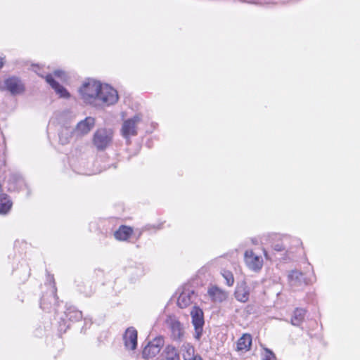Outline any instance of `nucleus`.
Masks as SVG:
<instances>
[{
  "instance_id": "a878e982",
  "label": "nucleus",
  "mask_w": 360,
  "mask_h": 360,
  "mask_svg": "<svg viewBox=\"0 0 360 360\" xmlns=\"http://www.w3.org/2000/svg\"><path fill=\"white\" fill-rule=\"evenodd\" d=\"M262 360H276L274 354L269 349H265L262 354Z\"/></svg>"
},
{
  "instance_id": "412c9836",
  "label": "nucleus",
  "mask_w": 360,
  "mask_h": 360,
  "mask_svg": "<svg viewBox=\"0 0 360 360\" xmlns=\"http://www.w3.org/2000/svg\"><path fill=\"white\" fill-rule=\"evenodd\" d=\"M182 356L184 360H193L194 356V348L190 344H184L182 346Z\"/></svg>"
},
{
  "instance_id": "7c9ffc66",
  "label": "nucleus",
  "mask_w": 360,
  "mask_h": 360,
  "mask_svg": "<svg viewBox=\"0 0 360 360\" xmlns=\"http://www.w3.org/2000/svg\"><path fill=\"white\" fill-rule=\"evenodd\" d=\"M193 360H202V359L200 356H195Z\"/></svg>"
},
{
  "instance_id": "bb28decb",
  "label": "nucleus",
  "mask_w": 360,
  "mask_h": 360,
  "mask_svg": "<svg viewBox=\"0 0 360 360\" xmlns=\"http://www.w3.org/2000/svg\"><path fill=\"white\" fill-rule=\"evenodd\" d=\"M40 305L41 308L43 309L44 310H47L49 309V307L46 305V297L44 296L41 300Z\"/></svg>"
},
{
  "instance_id": "2f4dec72",
  "label": "nucleus",
  "mask_w": 360,
  "mask_h": 360,
  "mask_svg": "<svg viewBox=\"0 0 360 360\" xmlns=\"http://www.w3.org/2000/svg\"><path fill=\"white\" fill-rule=\"evenodd\" d=\"M264 254L266 258H268L267 252L265 250H264Z\"/></svg>"
},
{
  "instance_id": "39448f33",
  "label": "nucleus",
  "mask_w": 360,
  "mask_h": 360,
  "mask_svg": "<svg viewBox=\"0 0 360 360\" xmlns=\"http://www.w3.org/2000/svg\"><path fill=\"white\" fill-rule=\"evenodd\" d=\"M244 261L247 266L255 272L259 271L263 266V258L252 250H247L245 252Z\"/></svg>"
},
{
  "instance_id": "9d476101",
  "label": "nucleus",
  "mask_w": 360,
  "mask_h": 360,
  "mask_svg": "<svg viewBox=\"0 0 360 360\" xmlns=\"http://www.w3.org/2000/svg\"><path fill=\"white\" fill-rule=\"evenodd\" d=\"M95 119L92 117H87L80 121L74 129V133L77 136H84L87 134L94 127Z\"/></svg>"
},
{
  "instance_id": "4468645a",
  "label": "nucleus",
  "mask_w": 360,
  "mask_h": 360,
  "mask_svg": "<svg viewBox=\"0 0 360 360\" xmlns=\"http://www.w3.org/2000/svg\"><path fill=\"white\" fill-rule=\"evenodd\" d=\"M195 297L194 292L190 290H184L179 296L177 304L181 308H186L190 305Z\"/></svg>"
},
{
  "instance_id": "6e6552de",
  "label": "nucleus",
  "mask_w": 360,
  "mask_h": 360,
  "mask_svg": "<svg viewBox=\"0 0 360 360\" xmlns=\"http://www.w3.org/2000/svg\"><path fill=\"white\" fill-rule=\"evenodd\" d=\"M166 323L170 328L173 340H181L184 335V330L182 324L176 317L175 316H168Z\"/></svg>"
},
{
  "instance_id": "b1692460",
  "label": "nucleus",
  "mask_w": 360,
  "mask_h": 360,
  "mask_svg": "<svg viewBox=\"0 0 360 360\" xmlns=\"http://www.w3.org/2000/svg\"><path fill=\"white\" fill-rule=\"evenodd\" d=\"M72 131L68 128H63L59 134V141L61 144L65 145L69 143L71 139Z\"/></svg>"
},
{
  "instance_id": "aec40b11",
  "label": "nucleus",
  "mask_w": 360,
  "mask_h": 360,
  "mask_svg": "<svg viewBox=\"0 0 360 360\" xmlns=\"http://www.w3.org/2000/svg\"><path fill=\"white\" fill-rule=\"evenodd\" d=\"M66 316L72 321H77L82 319V311L76 309L74 307H70L65 312Z\"/></svg>"
},
{
  "instance_id": "f03ea898",
  "label": "nucleus",
  "mask_w": 360,
  "mask_h": 360,
  "mask_svg": "<svg viewBox=\"0 0 360 360\" xmlns=\"http://www.w3.org/2000/svg\"><path fill=\"white\" fill-rule=\"evenodd\" d=\"M112 140V131L105 128L97 129L93 136V144L98 150H105Z\"/></svg>"
},
{
  "instance_id": "cd10ccee",
  "label": "nucleus",
  "mask_w": 360,
  "mask_h": 360,
  "mask_svg": "<svg viewBox=\"0 0 360 360\" xmlns=\"http://www.w3.org/2000/svg\"><path fill=\"white\" fill-rule=\"evenodd\" d=\"M62 75H63V72L61 70H56L54 72V75L58 77H61Z\"/></svg>"
},
{
  "instance_id": "20e7f679",
  "label": "nucleus",
  "mask_w": 360,
  "mask_h": 360,
  "mask_svg": "<svg viewBox=\"0 0 360 360\" xmlns=\"http://www.w3.org/2000/svg\"><path fill=\"white\" fill-rule=\"evenodd\" d=\"M191 316L195 329L194 336L199 340L202 336L205 323L203 311L200 307L194 306L191 311Z\"/></svg>"
},
{
  "instance_id": "393cba45",
  "label": "nucleus",
  "mask_w": 360,
  "mask_h": 360,
  "mask_svg": "<svg viewBox=\"0 0 360 360\" xmlns=\"http://www.w3.org/2000/svg\"><path fill=\"white\" fill-rule=\"evenodd\" d=\"M221 275L224 277V278L226 280V283L229 286L233 285L234 283V278L233 274L228 270H223L221 271Z\"/></svg>"
},
{
  "instance_id": "1a4fd4ad",
  "label": "nucleus",
  "mask_w": 360,
  "mask_h": 360,
  "mask_svg": "<svg viewBox=\"0 0 360 360\" xmlns=\"http://www.w3.org/2000/svg\"><path fill=\"white\" fill-rule=\"evenodd\" d=\"M38 75H39L41 77H44L46 79V82L54 89L56 93L59 95L60 97L68 98L70 97V94L67 91L65 88H64L62 85H60L58 82H57L53 77L52 75L47 74L46 75H44L41 72L38 70H34Z\"/></svg>"
},
{
  "instance_id": "9b49d317",
  "label": "nucleus",
  "mask_w": 360,
  "mask_h": 360,
  "mask_svg": "<svg viewBox=\"0 0 360 360\" xmlns=\"http://www.w3.org/2000/svg\"><path fill=\"white\" fill-rule=\"evenodd\" d=\"M4 85L12 95L20 94L25 91V86L21 80L15 77L6 79L4 81Z\"/></svg>"
},
{
  "instance_id": "2eb2a0df",
  "label": "nucleus",
  "mask_w": 360,
  "mask_h": 360,
  "mask_svg": "<svg viewBox=\"0 0 360 360\" xmlns=\"http://www.w3.org/2000/svg\"><path fill=\"white\" fill-rule=\"evenodd\" d=\"M208 294L212 298V300L215 302H221L228 297V293L217 286L210 288Z\"/></svg>"
},
{
  "instance_id": "7ed1b4c3",
  "label": "nucleus",
  "mask_w": 360,
  "mask_h": 360,
  "mask_svg": "<svg viewBox=\"0 0 360 360\" xmlns=\"http://www.w3.org/2000/svg\"><path fill=\"white\" fill-rule=\"evenodd\" d=\"M141 121L142 116L140 114H136L132 117L124 120L121 129L122 136L129 140L131 136H136L137 134L138 125Z\"/></svg>"
},
{
  "instance_id": "f8f14e48",
  "label": "nucleus",
  "mask_w": 360,
  "mask_h": 360,
  "mask_svg": "<svg viewBox=\"0 0 360 360\" xmlns=\"http://www.w3.org/2000/svg\"><path fill=\"white\" fill-rule=\"evenodd\" d=\"M123 340L125 349L127 350H134L137 347V331L133 328H128L124 335Z\"/></svg>"
},
{
  "instance_id": "4be33fe9",
  "label": "nucleus",
  "mask_w": 360,
  "mask_h": 360,
  "mask_svg": "<svg viewBox=\"0 0 360 360\" xmlns=\"http://www.w3.org/2000/svg\"><path fill=\"white\" fill-rule=\"evenodd\" d=\"M166 360H179V356L174 346L168 345L164 351Z\"/></svg>"
},
{
  "instance_id": "f3484780",
  "label": "nucleus",
  "mask_w": 360,
  "mask_h": 360,
  "mask_svg": "<svg viewBox=\"0 0 360 360\" xmlns=\"http://www.w3.org/2000/svg\"><path fill=\"white\" fill-rule=\"evenodd\" d=\"M13 202L10 197L5 194H0V214H6L11 210Z\"/></svg>"
},
{
  "instance_id": "dca6fc26",
  "label": "nucleus",
  "mask_w": 360,
  "mask_h": 360,
  "mask_svg": "<svg viewBox=\"0 0 360 360\" xmlns=\"http://www.w3.org/2000/svg\"><path fill=\"white\" fill-rule=\"evenodd\" d=\"M252 345V336L245 333L240 337L237 342V350L246 352L250 349Z\"/></svg>"
},
{
  "instance_id": "423d86ee",
  "label": "nucleus",
  "mask_w": 360,
  "mask_h": 360,
  "mask_svg": "<svg viewBox=\"0 0 360 360\" xmlns=\"http://www.w3.org/2000/svg\"><path fill=\"white\" fill-rule=\"evenodd\" d=\"M288 281L291 287L301 288L312 283L314 279L307 278L302 272L297 270H292L288 276Z\"/></svg>"
},
{
  "instance_id": "ddd939ff",
  "label": "nucleus",
  "mask_w": 360,
  "mask_h": 360,
  "mask_svg": "<svg viewBox=\"0 0 360 360\" xmlns=\"http://www.w3.org/2000/svg\"><path fill=\"white\" fill-rule=\"evenodd\" d=\"M234 295L236 299L240 302L244 303L249 300L250 288L245 282L238 284Z\"/></svg>"
},
{
  "instance_id": "6ab92c4d",
  "label": "nucleus",
  "mask_w": 360,
  "mask_h": 360,
  "mask_svg": "<svg viewBox=\"0 0 360 360\" xmlns=\"http://www.w3.org/2000/svg\"><path fill=\"white\" fill-rule=\"evenodd\" d=\"M306 311L304 309H296L291 319V323L294 326H300L304 321Z\"/></svg>"
},
{
  "instance_id": "0eeeda50",
  "label": "nucleus",
  "mask_w": 360,
  "mask_h": 360,
  "mask_svg": "<svg viewBox=\"0 0 360 360\" xmlns=\"http://www.w3.org/2000/svg\"><path fill=\"white\" fill-rule=\"evenodd\" d=\"M164 345V340L162 338H155L153 341L149 342L143 348L142 356L144 359H148L155 357L161 350Z\"/></svg>"
},
{
  "instance_id": "a211bd4d",
  "label": "nucleus",
  "mask_w": 360,
  "mask_h": 360,
  "mask_svg": "<svg viewBox=\"0 0 360 360\" xmlns=\"http://www.w3.org/2000/svg\"><path fill=\"white\" fill-rule=\"evenodd\" d=\"M133 233V229L127 226H121L114 233L115 238L119 240H127Z\"/></svg>"
},
{
  "instance_id": "5701e85b",
  "label": "nucleus",
  "mask_w": 360,
  "mask_h": 360,
  "mask_svg": "<svg viewBox=\"0 0 360 360\" xmlns=\"http://www.w3.org/2000/svg\"><path fill=\"white\" fill-rule=\"evenodd\" d=\"M289 238L284 237L281 242H277L272 245L273 249L276 252H288V243Z\"/></svg>"
},
{
  "instance_id": "c85d7f7f",
  "label": "nucleus",
  "mask_w": 360,
  "mask_h": 360,
  "mask_svg": "<svg viewBox=\"0 0 360 360\" xmlns=\"http://www.w3.org/2000/svg\"><path fill=\"white\" fill-rule=\"evenodd\" d=\"M52 293H53V297H52V298H51V299H52L53 300L56 301V294H55V293H56L55 290H53Z\"/></svg>"
},
{
  "instance_id": "f257e3e1",
  "label": "nucleus",
  "mask_w": 360,
  "mask_h": 360,
  "mask_svg": "<svg viewBox=\"0 0 360 360\" xmlns=\"http://www.w3.org/2000/svg\"><path fill=\"white\" fill-rule=\"evenodd\" d=\"M79 94L85 103L96 108H105L114 105L119 98L114 88L95 80L84 82L79 88Z\"/></svg>"
},
{
  "instance_id": "c756f323",
  "label": "nucleus",
  "mask_w": 360,
  "mask_h": 360,
  "mask_svg": "<svg viewBox=\"0 0 360 360\" xmlns=\"http://www.w3.org/2000/svg\"><path fill=\"white\" fill-rule=\"evenodd\" d=\"M3 65V58H0V68H1Z\"/></svg>"
},
{
  "instance_id": "473e14b6",
  "label": "nucleus",
  "mask_w": 360,
  "mask_h": 360,
  "mask_svg": "<svg viewBox=\"0 0 360 360\" xmlns=\"http://www.w3.org/2000/svg\"><path fill=\"white\" fill-rule=\"evenodd\" d=\"M141 233H142V232H141V231H140V232L139 233V234H138L137 238H139V237L141 236Z\"/></svg>"
}]
</instances>
